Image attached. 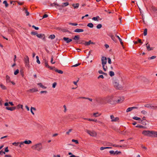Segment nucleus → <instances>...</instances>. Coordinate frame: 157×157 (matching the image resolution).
<instances>
[{
  "label": "nucleus",
  "mask_w": 157,
  "mask_h": 157,
  "mask_svg": "<svg viewBox=\"0 0 157 157\" xmlns=\"http://www.w3.org/2000/svg\"><path fill=\"white\" fill-rule=\"evenodd\" d=\"M36 36L40 38H41L42 37H43V39H42L43 40H45V36L44 34H38Z\"/></svg>",
  "instance_id": "1a4fd4ad"
},
{
  "label": "nucleus",
  "mask_w": 157,
  "mask_h": 157,
  "mask_svg": "<svg viewBox=\"0 0 157 157\" xmlns=\"http://www.w3.org/2000/svg\"><path fill=\"white\" fill-rule=\"evenodd\" d=\"M0 86L3 90H6V87L2 84Z\"/></svg>",
  "instance_id": "58836bf2"
},
{
  "label": "nucleus",
  "mask_w": 157,
  "mask_h": 157,
  "mask_svg": "<svg viewBox=\"0 0 157 157\" xmlns=\"http://www.w3.org/2000/svg\"><path fill=\"white\" fill-rule=\"evenodd\" d=\"M19 71L18 69L16 70L14 72V74L15 75H17L19 73Z\"/></svg>",
  "instance_id": "603ef678"
},
{
  "label": "nucleus",
  "mask_w": 157,
  "mask_h": 157,
  "mask_svg": "<svg viewBox=\"0 0 157 157\" xmlns=\"http://www.w3.org/2000/svg\"><path fill=\"white\" fill-rule=\"evenodd\" d=\"M133 119L134 120H139L141 119L138 117H133Z\"/></svg>",
  "instance_id": "a19ab883"
},
{
  "label": "nucleus",
  "mask_w": 157,
  "mask_h": 157,
  "mask_svg": "<svg viewBox=\"0 0 157 157\" xmlns=\"http://www.w3.org/2000/svg\"><path fill=\"white\" fill-rule=\"evenodd\" d=\"M88 121H93L95 122H98L100 124H101L102 123L101 122L98 121L97 120H96V119L94 120V119H91L89 118L88 119Z\"/></svg>",
  "instance_id": "5701e85b"
},
{
  "label": "nucleus",
  "mask_w": 157,
  "mask_h": 157,
  "mask_svg": "<svg viewBox=\"0 0 157 157\" xmlns=\"http://www.w3.org/2000/svg\"><path fill=\"white\" fill-rule=\"evenodd\" d=\"M147 29H145L144 31V35L145 36L147 35Z\"/></svg>",
  "instance_id": "37998d69"
},
{
  "label": "nucleus",
  "mask_w": 157,
  "mask_h": 157,
  "mask_svg": "<svg viewBox=\"0 0 157 157\" xmlns=\"http://www.w3.org/2000/svg\"><path fill=\"white\" fill-rule=\"evenodd\" d=\"M86 132L91 136L93 137H95L97 135V132L95 131H91L89 130H86Z\"/></svg>",
  "instance_id": "7ed1b4c3"
},
{
  "label": "nucleus",
  "mask_w": 157,
  "mask_h": 157,
  "mask_svg": "<svg viewBox=\"0 0 157 157\" xmlns=\"http://www.w3.org/2000/svg\"><path fill=\"white\" fill-rule=\"evenodd\" d=\"M62 31L63 32H69V31L67 29H62Z\"/></svg>",
  "instance_id": "13d9d810"
},
{
  "label": "nucleus",
  "mask_w": 157,
  "mask_h": 157,
  "mask_svg": "<svg viewBox=\"0 0 157 157\" xmlns=\"http://www.w3.org/2000/svg\"><path fill=\"white\" fill-rule=\"evenodd\" d=\"M28 92H37L38 91V90L36 88H33L32 89H30L28 91Z\"/></svg>",
  "instance_id": "6ab92c4d"
},
{
  "label": "nucleus",
  "mask_w": 157,
  "mask_h": 157,
  "mask_svg": "<svg viewBox=\"0 0 157 157\" xmlns=\"http://www.w3.org/2000/svg\"><path fill=\"white\" fill-rule=\"evenodd\" d=\"M37 84L44 89H46L47 88L46 86H44L41 83H38Z\"/></svg>",
  "instance_id": "4be33fe9"
},
{
  "label": "nucleus",
  "mask_w": 157,
  "mask_h": 157,
  "mask_svg": "<svg viewBox=\"0 0 157 157\" xmlns=\"http://www.w3.org/2000/svg\"><path fill=\"white\" fill-rule=\"evenodd\" d=\"M79 98L84 99H88L90 101H92V99L88 98H86L85 97H81Z\"/></svg>",
  "instance_id": "2f4dec72"
},
{
  "label": "nucleus",
  "mask_w": 157,
  "mask_h": 157,
  "mask_svg": "<svg viewBox=\"0 0 157 157\" xmlns=\"http://www.w3.org/2000/svg\"><path fill=\"white\" fill-rule=\"evenodd\" d=\"M102 67L103 68V70L104 71H106L107 70V66H105V65H104V66H102Z\"/></svg>",
  "instance_id": "e433bc0d"
},
{
  "label": "nucleus",
  "mask_w": 157,
  "mask_h": 157,
  "mask_svg": "<svg viewBox=\"0 0 157 157\" xmlns=\"http://www.w3.org/2000/svg\"><path fill=\"white\" fill-rule=\"evenodd\" d=\"M151 104H145L144 105V106L145 107L150 108H151Z\"/></svg>",
  "instance_id": "473e14b6"
},
{
  "label": "nucleus",
  "mask_w": 157,
  "mask_h": 157,
  "mask_svg": "<svg viewBox=\"0 0 157 157\" xmlns=\"http://www.w3.org/2000/svg\"><path fill=\"white\" fill-rule=\"evenodd\" d=\"M55 71L57 72H58L60 74H62L63 73V71L61 70H59L57 69H55Z\"/></svg>",
  "instance_id": "cd10ccee"
},
{
  "label": "nucleus",
  "mask_w": 157,
  "mask_h": 157,
  "mask_svg": "<svg viewBox=\"0 0 157 157\" xmlns=\"http://www.w3.org/2000/svg\"><path fill=\"white\" fill-rule=\"evenodd\" d=\"M138 108L137 107H131L128 108L126 110V112H129L131 111L133 109H138Z\"/></svg>",
  "instance_id": "9b49d317"
},
{
  "label": "nucleus",
  "mask_w": 157,
  "mask_h": 157,
  "mask_svg": "<svg viewBox=\"0 0 157 157\" xmlns=\"http://www.w3.org/2000/svg\"><path fill=\"white\" fill-rule=\"evenodd\" d=\"M115 36L119 39L121 44L122 46H123V42L122 41V39H121L120 37L118 36L117 35V34L115 35Z\"/></svg>",
  "instance_id": "f3484780"
},
{
  "label": "nucleus",
  "mask_w": 157,
  "mask_h": 157,
  "mask_svg": "<svg viewBox=\"0 0 157 157\" xmlns=\"http://www.w3.org/2000/svg\"><path fill=\"white\" fill-rule=\"evenodd\" d=\"M101 64L102 66H104V65H106L107 63V58L106 57L102 56L101 59Z\"/></svg>",
  "instance_id": "0eeeda50"
},
{
  "label": "nucleus",
  "mask_w": 157,
  "mask_h": 157,
  "mask_svg": "<svg viewBox=\"0 0 157 157\" xmlns=\"http://www.w3.org/2000/svg\"><path fill=\"white\" fill-rule=\"evenodd\" d=\"M24 144H29L32 143V141L31 140H25L24 142H23Z\"/></svg>",
  "instance_id": "c756f323"
},
{
  "label": "nucleus",
  "mask_w": 157,
  "mask_h": 157,
  "mask_svg": "<svg viewBox=\"0 0 157 157\" xmlns=\"http://www.w3.org/2000/svg\"><path fill=\"white\" fill-rule=\"evenodd\" d=\"M91 44H95V43L92 42L91 40H90L88 42L86 41V43H85V46H88Z\"/></svg>",
  "instance_id": "dca6fc26"
},
{
  "label": "nucleus",
  "mask_w": 157,
  "mask_h": 157,
  "mask_svg": "<svg viewBox=\"0 0 157 157\" xmlns=\"http://www.w3.org/2000/svg\"><path fill=\"white\" fill-rule=\"evenodd\" d=\"M110 37H111L112 39L116 43L117 42V40L116 39L115 37H116L115 36H114L113 35H111L110 36Z\"/></svg>",
  "instance_id": "a211bd4d"
},
{
  "label": "nucleus",
  "mask_w": 157,
  "mask_h": 157,
  "mask_svg": "<svg viewBox=\"0 0 157 157\" xmlns=\"http://www.w3.org/2000/svg\"><path fill=\"white\" fill-rule=\"evenodd\" d=\"M24 61L25 64V66L29 68V58L28 56L26 55L24 57Z\"/></svg>",
  "instance_id": "20e7f679"
},
{
  "label": "nucleus",
  "mask_w": 157,
  "mask_h": 157,
  "mask_svg": "<svg viewBox=\"0 0 157 157\" xmlns=\"http://www.w3.org/2000/svg\"><path fill=\"white\" fill-rule=\"evenodd\" d=\"M108 63L109 64H111L112 63L111 59L110 58H108Z\"/></svg>",
  "instance_id": "864d4df0"
},
{
  "label": "nucleus",
  "mask_w": 157,
  "mask_h": 157,
  "mask_svg": "<svg viewBox=\"0 0 157 157\" xmlns=\"http://www.w3.org/2000/svg\"><path fill=\"white\" fill-rule=\"evenodd\" d=\"M152 109H155L156 108H157V106H155L153 105V106H152Z\"/></svg>",
  "instance_id": "774afa93"
},
{
  "label": "nucleus",
  "mask_w": 157,
  "mask_h": 157,
  "mask_svg": "<svg viewBox=\"0 0 157 157\" xmlns=\"http://www.w3.org/2000/svg\"><path fill=\"white\" fill-rule=\"evenodd\" d=\"M31 148L33 150H35L39 151L42 149L43 146L41 143H39L31 147Z\"/></svg>",
  "instance_id": "f257e3e1"
},
{
  "label": "nucleus",
  "mask_w": 157,
  "mask_h": 157,
  "mask_svg": "<svg viewBox=\"0 0 157 157\" xmlns=\"http://www.w3.org/2000/svg\"><path fill=\"white\" fill-rule=\"evenodd\" d=\"M110 118L111 119V121L112 122H116L118 121L119 120V118L118 117H114L113 115H111L110 116Z\"/></svg>",
  "instance_id": "6e6552de"
},
{
  "label": "nucleus",
  "mask_w": 157,
  "mask_h": 157,
  "mask_svg": "<svg viewBox=\"0 0 157 157\" xmlns=\"http://www.w3.org/2000/svg\"><path fill=\"white\" fill-rule=\"evenodd\" d=\"M15 107H6V109L8 110H10V111H13L14 110L16 109Z\"/></svg>",
  "instance_id": "412c9836"
},
{
  "label": "nucleus",
  "mask_w": 157,
  "mask_h": 157,
  "mask_svg": "<svg viewBox=\"0 0 157 157\" xmlns=\"http://www.w3.org/2000/svg\"><path fill=\"white\" fill-rule=\"evenodd\" d=\"M32 27L35 29L36 30H38L39 29V28L38 27H36L34 25H33Z\"/></svg>",
  "instance_id": "338daca9"
},
{
  "label": "nucleus",
  "mask_w": 157,
  "mask_h": 157,
  "mask_svg": "<svg viewBox=\"0 0 157 157\" xmlns=\"http://www.w3.org/2000/svg\"><path fill=\"white\" fill-rule=\"evenodd\" d=\"M23 11H24V13L26 14V16H28L29 15V13L26 8H24Z\"/></svg>",
  "instance_id": "bb28decb"
},
{
  "label": "nucleus",
  "mask_w": 157,
  "mask_h": 157,
  "mask_svg": "<svg viewBox=\"0 0 157 157\" xmlns=\"http://www.w3.org/2000/svg\"><path fill=\"white\" fill-rule=\"evenodd\" d=\"M45 66L47 67H49V66L48 63V62L46 60H45Z\"/></svg>",
  "instance_id": "ea45409f"
},
{
  "label": "nucleus",
  "mask_w": 157,
  "mask_h": 157,
  "mask_svg": "<svg viewBox=\"0 0 157 157\" xmlns=\"http://www.w3.org/2000/svg\"><path fill=\"white\" fill-rule=\"evenodd\" d=\"M6 82L7 83L10 82V78L8 75H6Z\"/></svg>",
  "instance_id": "a878e982"
},
{
  "label": "nucleus",
  "mask_w": 157,
  "mask_h": 157,
  "mask_svg": "<svg viewBox=\"0 0 157 157\" xmlns=\"http://www.w3.org/2000/svg\"><path fill=\"white\" fill-rule=\"evenodd\" d=\"M96 27L98 29H100L101 28L102 25L101 24H99Z\"/></svg>",
  "instance_id": "c03bdc74"
},
{
  "label": "nucleus",
  "mask_w": 157,
  "mask_h": 157,
  "mask_svg": "<svg viewBox=\"0 0 157 157\" xmlns=\"http://www.w3.org/2000/svg\"><path fill=\"white\" fill-rule=\"evenodd\" d=\"M63 40L65 41H66L67 43H68L72 41V40L71 39H70L68 37H64L63 38Z\"/></svg>",
  "instance_id": "f8f14e48"
},
{
  "label": "nucleus",
  "mask_w": 157,
  "mask_h": 157,
  "mask_svg": "<svg viewBox=\"0 0 157 157\" xmlns=\"http://www.w3.org/2000/svg\"><path fill=\"white\" fill-rule=\"evenodd\" d=\"M141 113L144 114H145L147 113V112L145 110H142L141 111Z\"/></svg>",
  "instance_id": "69168bd1"
},
{
  "label": "nucleus",
  "mask_w": 157,
  "mask_h": 157,
  "mask_svg": "<svg viewBox=\"0 0 157 157\" xmlns=\"http://www.w3.org/2000/svg\"><path fill=\"white\" fill-rule=\"evenodd\" d=\"M146 47L147 48V50L148 51H150L151 50H152L154 49V48L153 47H150V44H148V42H147V44H146Z\"/></svg>",
  "instance_id": "9d476101"
},
{
  "label": "nucleus",
  "mask_w": 157,
  "mask_h": 157,
  "mask_svg": "<svg viewBox=\"0 0 157 157\" xmlns=\"http://www.w3.org/2000/svg\"><path fill=\"white\" fill-rule=\"evenodd\" d=\"M156 57V56H152L151 57H149L148 59H153L155 58Z\"/></svg>",
  "instance_id": "3c124183"
},
{
  "label": "nucleus",
  "mask_w": 157,
  "mask_h": 157,
  "mask_svg": "<svg viewBox=\"0 0 157 157\" xmlns=\"http://www.w3.org/2000/svg\"><path fill=\"white\" fill-rule=\"evenodd\" d=\"M124 98L123 97H120L116 102L117 103H121L124 101Z\"/></svg>",
  "instance_id": "4468645a"
},
{
  "label": "nucleus",
  "mask_w": 157,
  "mask_h": 157,
  "mask_svg": "<svg viewBox=\"0 0 157 157\" xmlns=\"http://www.w3.org/2000/svg\"><path fill=\"white\" fill-rule=\"evenodd\" d=\"M52 6H59L58 9L59 10H61L63 7V6H59L57 3H54L51 5Z\"/></svg>",
  "instance_id": "2eb2a0df"
},
{
  "label": "nucleus",
  "mask_w": 157,
  "mask_h": 157,
  "mask_svg": "<svg viewBox=\"0 0 157 157\" xmlns=\"http://www.w3.org/2000/svg\"><path fill=\"white\" fill-rule=\"evenodd\" d=\"M152 137H157V132L153 131Z\"/></svg>",
  "instance_id": "7c9ffc66"
},
{
  "label": "nucleus",
  "mask_w": 157,
  "mask_h": 157,
  "mask_svg": "<svg viewBox=\"0 0 157 157\" xmlns=\"http://www.w3.org/2000/svg\"><path fill=\"white\" fill-rule=\"evenodd\" d=\"M87 26L90 28H92L93 27L94 25L92 23H89L87 24Z\"/></svg>",
  "instance_id": "f704fd0d"
},
{
  "label": "nucleus",
  "mask_w": 157,
  "mask_h": 157,
  "mask_svg": "<svg viewBox=\"0 0 157 157\" xmlns=\"http://www.w3.org/2000/svg\"><path fill=\"white\" fill-rule=\"evenodd\" d=\"M114 152H115V154L118 155V154L121 153V151H115Z\"/></svg>",
  "instance_id": "6e6d98bb"
},
{
  "label": "nucleus",
  "mask_w": 157,
  "mask_h": 157,
  "mask_svg": "<svg viewBox=\"0 0 157 157\" xmlns=\"http://www.w3.org/2000/svg\"><path fill=\"white\" fill-rule=\"evenodd\" d=\"M69 24L73 26H76L78 25V24L76 23H69Z\"/></svg>",
  "instance_id": "a18cd8bd"
},
{
  "label": "nucleus",
  "mask_w": 157,
  "mask_h": 157,
  "mask_svg": "<svg viewBox=\"0 0 157 157\" xmlns=\"http://www.w3.org/2000/svg\"><path fill=\"white\" fill-rule=\"evenodd\" d=\"M3 3L5 4V7H7L8 6V4L7 1H4L3 2Z\"/></svg>",
  "instance_id": "4c0bfd02"
},
{
  "label": "nucleus",
  "mask_w": 157,
  "mask_h": 157,
  "mask_svg": "<svg viewBox=\"0 0 157 157\" xmlns=\"http://www.w3.org/2000/svg\"><path fill=\"white\" fill-rule=\"evenodd\" d=\"M47 91H41L40 92V93L42 94L43 93L47 94Z\"/></svg>",
  "instance_id": "bf43d9fd"
},
{
  "label": "nucleus",
  "mask_w": 157,
  "mask_h": 157,
  "mask_svg": "<svg viewBox=\"0 0 157 157\" xmlns=\"http://www.w3.org/2000/svg\"><path fill=\"white\" fill-rule=\"evenodd\" d=\"M101 114H99L98 112L96 113H93V116H94L95 117H99L101 115Z\"/></svg>",
  "instance_id": "c85d7f7f"
},
{
  "label": "nucleus",
  "mask_w": 157,
  "mask_h": 157,
  "mask_svg": "<svg viewBox=\"0 0 157 157\" xmlns=\"http://www.w3.org/2000/svg\"><path fill=\"white\" fill-rule=\"evenodd\" d=\"M109 75L111 77H112L114 75V72L112 71H111L109 72Z\"/></svg>",
  "instance_id": "72a5a7b5"
},
{
  "label": "nucleus",
  "mask_w": 157,
  "mask_h": 157,
  "mask_svg": "<svg viewBox=\"0 0 157 157\" xmlns=\"http://www.w3.org/2000/svg\"><path fill=\"white\" fill-rule=\"evenodd\" d=\"M55 37V36L54 35H51L49 37V38H50L51 39H54Z\"/></svg>",
  "instance_id": "c9c22d12"
},
{
  "label": "nucleus",
  "mask_w": 157,
  "mask_h": 157,
  "mask_svg": "<svg viewBox=\"0 0 157 157\" xmlns=\"http://www.w3.org/2000/svg\"><path fill=\"white\" fill-rule=\"evenodd\" d=\"M31 34L33 35H36L38 34L36 32H32L31 33Z\"/></svg>",
  "instance_id": "79ce46f5"
},
{
  "label": "nucleus",
  "mask_w": 157,
  "mask_h": 157,
  "mask_svg": "<svg viewBox=\"0 0 157 157\" xmlns=\"http://www.w3.org/2000/svg\"><path fill=\"white\" fill-rule=\"evenodd\" d=\"M113 84L114 87L117 89L121 90L122 89V86L120 85L117 82L114 81L113 82Z\"/></svg>",
  "instance_id": "423d86ee"
},
{
  "label": "nucleus",
  "mask_w": 157,
  "mask_h": 157,
  "mask_svg": "<svg viewBox=\"0 0 157 157\" xmlns=\"http://www.w3.org/2000/svg\"><path fill=\"white\" fill-rule=\"evenodd\" d=\"M72 142H75L76 144H78V140H75L74 139H72Z\"/></svg>",
  "instance_id": "49530a36"
},
{
  "label": "nucleus",
  "mask_w": 157,
  "mask_h": 157,
  "mask_svg": "<svg viewBox=\"0 0 157 157\" xmlns=\"http://www.w3.org/2000/svg\"><path fill=\"white\" fill-rule=\"evenodd\" d=\"M86 41L83 40H79L78 41H76V43L77 44H84L85 45V43Z\"/></svg>",
  "instance_id": "ddd939ff"
},
{
  "label": "nucleus",
  "mask_w": 157,
  "mask_h": 157,
  "mask_svg": "<svg viewBox=\"0 0 157 157\" xmlns=\"http://www.w3.org/2000/svg\"><path fill=\"white\" fill-rule=\"evenodd\" d=\"M63 108H64V112L65 113L66 111H67V107H66V106L65 105H63Z\"/></svg>",
  "instance_id": "052dcab7"
},
{
  "label": "nucleus",
  "mask_w": 157,
  "mask_h": 157,
  "mask_svg": "<svg viewBox=\"0 0 157 157\" xmlns=\"http://www.w3.org/2000/svg\"><path fill=\"white\" fill-rule=\"evenodd\" d=\"M57 85V83L56 82H54L53 84L52 87L53 88H55Z\"/></svg>",
  "instance_id": "4d7b16f0"
},
{
  "label": "nucleus",
  "mask_w": 157,
  "mask_h": 157,
  "mask_svg": "<svg viewBox=\"0 0 157 157\" xmlns=\"http://www.w3.org/2000/svg\"><path fill=\"white\" fill-rule=\"evenodd\" d=\"M113 146L116 147H122L123 146L122 145L119 146L118 145H117L116 144H113Z\"/></svg>",
  "instance_id": "5fc2aeb1"
},
{
  "label": "nucleus",
  "mask_w": 157,
  "mask_h": 157,
  "mask_svg": "<svg viewBox=\"0 0 157 157\" xmlns=\"http://www.w3.org/2000/svg\"><path fill=\"white\" fill-rule=\"evenodd\" d=\"M84 30L83 29H77L74 31V32L76 33H80L83 32Z\"/></svg>",
  "instance_id": "aec40b11"
},
{
  "label": "nucleus",
  "mask_w": 157,
  "mask_h": 157,
  "mask_svg": "<svg viewBox=\"0 0 157 157\" xmlns=\"http://www.w3.org/2000/svg\"><path fill=\"white\" fill-rule=\"evenodd\" d=\"M72 129H69L68 131L66 132V134L67 135H69L70 132H71L72 131Z\"/></svg>",
  "instance_id": "e2e57ef3"
},
{
  "label": "nucleus",
  "mask_w": 157,
  "mask_h": 157,
  "mask_svg": "<svg viewBox=\"0 0 157 157\" xmlns=\"http://www.w3.org/2000/svg\"><path fill=\"white\" fill-rule=\"evenodd\" d=\"M115 151H109V152L111 154H113L115 155Z\"/></svg>",
  "instance_id": "680f3d73"
},
{
  "label": "nucleus",
  "mask_w": 157,
  "mask_h": 157,
  "mask_svg": "<svg viewBox=\"0 0 157 157\" xmlns=\"http://www.w3.org/2000/svg\"><path fill=\"white\" fill-rule=\"evenodd\" d=\"M18 144H19V142H17V143H16V142H14V143H12V144L13 145H14L15 146H18Z\"/></svg>",
  "instance_id": "8fccbe9b"
},
{
  "label": "nucleus",
  "mask_w": 157,
  "mask_h": 157,
  "mask_svg": "<svg viewBox=\"0 0 157 157\" xmlns=\"http://www.w3.org/2000/svg\"><path fill=\"white\" fill-rule=\"evenodd\" d=\"M92 19L94 21H98V20L97 19V17H94L92 18Z\"/></svg>",
  "instance_id": "0e129e2a"
},
{
  "label": "nucleus",
  "mask_w": 157,
  "mask_h": 157,
  "mask_svg": "<svg viewBox=\"0 0 157 157\" xmlns=\"http://www.w3.org/2000/svg\"><path fill=\"white\" fill-rule=\"evenodd\" d=\"M113 96L112 95L108 96L104 98L105 101L109 102H111L113 101Z\"/></svg>",
  "instance_id": "39448f33"
},
{
  "label": "nucleus",
  "mask_w": 157,
  "mask_h": 157,
  "mask_svg": "<svg viewBox=\"0 0 157 157\" xmlns=\"http://www.w3.org/2000/svg\"><path fill=\"white\" fill-rule=\"evenodd\" d=\"M72 6L74 7V9H77L78 8L79 6V4L78 3L75 4H74L72 5Z\"/></svg>",
  "instance_id": "393cba45"
},
{
  "label": "nucleus",
  "mask_w": 157,
  "mask_h": 157,
  "mask_svg": "<svg viewBox=\"0 0 157 157\" xmlns=\"http://www.w3.org/2000/svg\"><path fill=\"white\" fill-rule=\"evenodd\" d=\"M153 131L149 130H144L142 132V134L144 136L152 137Z\"/></svg>",
  "instance_id": "f03ea898"
},
{
  "label": "nucleus",
  "mask_w": 157,
  "mask_h": 157,
  "mask_svg": "<svg viewBox=\"0 0 157 157\" xmlns=\"http://www.w3.org/2000/svg\"><path fill=\"white\" fill-rule=\"evenodd\" d=\"M53 57L52 56L51 57V63L52 64H54L55 63V62H53Z\"/></svg>",
  "instance_id": "09e8293b"
},
{
  "label": "nucleus",
  "mask_w": 157,
  "mask_h": 157,
  "mask_svg": "<svg viewBox=\"0 0 157 157\" xmlns=\"http://www.w3.org/2000/svg\"><path fill=\"white\" fill-rule=\"evenodd\" d=\"M80 39V36L79 35L75 36L73 38V40H79Z\"/></svg>",
  "instance_id": "b1692460"
},
{
  "label": "nucleus",
  "mask_w": 157,
  "mask_h": 157,
  "mask_svg": "<svg viewBox=\"0 0 157 157\" xmlns=\"http://www.w3.org/2000/svg\"><path fill=\"white\" fill-rule=\"evenodd\" d=\"M63 5L64 6H68L69 5V3L67 2L63 3Z\"/></svg>",
  "instance_id": "de8ad7c7"
}]
</instances>
